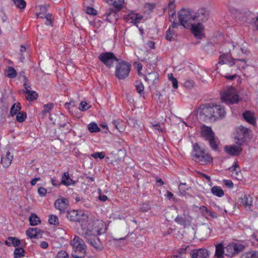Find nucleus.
Wrapping results in <instances>:
<instances>
[{"instance_id":"obj_22","label":"nucleus","mask_w":258,"mask_h":258,"mask_svg":"<svg viewBox=\"0 0 258 258\" xmlns=\"http://www.w3.org/2000/svg\"><path fill=\"white\" fill-rule=\"evenodd\" d=\"M244 119L248 123L255 125L256 124V119L253 113L249 111H245L243 114Z\"/></svg>"},{"instance_id":"obj_29","label":"nucleus","mask_w":258,"mask_h":258,"mask_svg":"<svg viewBox=\"0 0 258 258\" xmlns=\"http://www.w3.org/2000/svg\"><path fill=\"white\" fill-rule=\"evenodd\" d=\"M225 254V248L221 243H219L216 245L215 256L217 258H223V254Z\"/></svg>"},{"instance_id":"obj_50","label":"nucleus","mask_w":258,"mask_h":258,"mask_svg":"<svg viewBox=\"0 0 258 258\" xmlns=\"http://www.w3.org/2000/svg\"><path fill=\"white\" fill-rule=\"evenodd\" d=\"M229 56L228 53H224V54L221 55L219 57V60L218 63L219 64H221L226 63V61H225L224 59H225V58H226L227 56Z\"/></svg>"},{"instance_id":"obj_8","label":"nucleus","mask_w":258,"mask_h":258,"mask_svg":"<svg viewBox=\"0 0 258 258\" xmlns=\"http://www.w3.org/2000/svg\"><path fill=\"white\" fill-rule=\"evenodd\" d=\"M244 248V246L240 244L236 243L229 244L225 247V255L229 258H232L242 251Z\"/></svg>"},{"instance_id":"obj_6","label":"nucleus","mask_w":258,"mask_h":258,"mask_svg":"<svg viewBox=\"0 0 258 258\" xmlns=\"http://www.w3.org/2000/svg\"><path fill=\"white\" fill-rule=\"evenodd\" d=\"M131 69V64L125 61L119 62L116 66L115 76L119 80L128 77Z\"/></svg>"},{"instance_id":"obj_4","label":"nucleus","mask_w":258,"mask_h":258,"mask_svg":"<svg viewBox=\"0 0 258 258\" xmlns=\"http://www.w3.org/2000/svg\"><path fill=\"white\" fill-rule=\"evenodd\" d=\"M220 95L222 101L228 105L237 103L239 101L237 92L233 87L223 90L221 92Z\"/></svg>"},{"instance_id":"obj_33","label":"nucleus","mask_w":258,"mask_h":258,"mask_svg":"<svg viewBox=\"0 0 258 258\" xmlns=\"http://www.w3.org/2000/svg\"><path fill=\"white\" fill-rule=\"evenodd\" d=\"M240 258H258V251L251 250L243 253Z\"/></svg>"},{"instance_id":"obj_26","label":"nucleus","mask_w":258,"mask_h":258,"mask_svg":"<svg viewBox=\"0 0 258 258\" xmlns=\"http://www.w3.org/2000/svg\"><path fill=\"white\" fill-rule=\"evenodd\" d=\"M241 203L245 208H250L252 205V198L249 195H244L243 197H241Z\"/></svg>"},{"instance_id":"obj_51","label":"nucleus","mask_w":258,"mask_h":258,"mask_svg":"<svg viewBox=\"0 0 258 258\" xmlns=\"http://www.w3.org/2000/svg\"><path fill=\"white\" fill-rule=\"evenodd\" d=\"M69 256L68 253L64 250H60L59 251L57 254L56 257L57 258H67Z\"/></svg>"},{"instance_id":"obj_23","label":"nucleus","mask_w":258,"mask_h":258,"mask_svg":"<svg viewBox=\"0 0 258 258\" xmlns=\"http://www.w3.org/2000/svg\"><path fill=\"white\" fill-rule=\"evenodd\" d=\"M61 183L66 186H70L75 183V182L71 178L68 172H66L61 176Z\"/></svg>"},{"instance_id":"obj_19","label":"nucleus","mask_w":258,"mask_h":258,"mask_svg":"<svg viewBox=\"0 0 258 258\" xmlns=\"http://www.w3.org/2000/svg\"><path fill=\"white\" fill-rule=\"evenodd\" d=\"M213 160L212 157L208 154L205 153L201 156H199V158L196 160L201 165H206L211 163Z\"/></svg>"},{"instance_id":"obj_44","label":"nucleus","mask_w":258,"mask_h":258,"mask_svg":"<svg viewBox=\"0 0 258 258\" xmlns=\"http://www.w3.org/2000/svg\"><path fill=\"white\" fill-rule=\"evenodd\" d=\"M48 222L50 224L55 226L59 224V220L57 217L54 215H50L49 216Z\"/></svg>"},{"instance_id":"obj_57","label":"nucleus","mask_w":258,"mask_h":258,"mask_svg":"<svg viewBox=\"0 0 258 258\" xmlns=\"http://www.w3.org/2000/svg\"><path fill=\"white\" fill-rule=\"evenodd\" d=\"M240 130L241 131V132H242L244 137H246V136H248V133L250 131V130L248 128L241 126L240 127Z\"/></svg>"},{"instance_id":"obj_21","label":"nucleus","mask_w":258,"mask_h":258,"mask_svg":"<svg viewBox=\"0 0 258 258\" xmlns=\"http://www.w3.org/2000/svg\"><path fill=\"white\" fill-rule=\"evenodd\" d=\"M5 243L9 246L17 247L21 245L20 239L16 237H9L5 241Z\"/></svg>"},{"instance_id":"obj_34","label":"nucleus","mask_w":258,"mask_h":258,"mask_svg":"<svg viewBox=\"0 0 258 258\" xmlns=\"http://www.w3.org/2000/svg\"><path fill=\"white\" fill-rule=\"evenodd\" d=\"M29 222L31 225L35 226L40 223L41 221L35 214H32L29 218Z\"/></svg>"},{"instance_id":"obj_55","label":"nucleus","mask_w":258,"mask_h":258,"mask_svg":"<svg viewBox=\"0 0 258 258\" xmlns=\"http://www.w3.org/2000/svg\"><path fill=\"white\" fill-rule=\"evenodd\" d=\"M200 210L201 211L203 216L207 218L206 215L209 212V210L208 209V208L205 206H202L200 207Z\"/></svg>"},{"instance_id":"obj_48","label":"nucleus","mask_w":258,"mask_h":258,"mask_svg":"<svg viewBox=\"0 0 258 258\" xmlns=\"http://www.w3.org/2000/svg\"><path fill=\"white\" fill-rule=\"evenodd\" d=\"M189 188L190 187L188 186L186 183H181L178 186L179 190L181 192H185V191L188 190Z\"/></svg>"},{"instance_id":"obj_16","label":"nucleus","mask_w":258,"mask_h":258,"mask_svg":"<svg viewBox=\"0 0 258 258\" xmlns=\"http://www.w3.org/2000/svg\"><path fill=\"white\" fill-rule=\"evenodd\" d=\"M13 155L9 151L1 157V163L5 168L8 167L12 163Z\"/></svg>"},{"instance_id":"obj_35","label":"nucleus","mask_w":258,"mask_h":258,"mask_svg":"<svg viewBox=\"0 0 258 258\" xmlns=\"http://www.w3.org/2000/svg\"><path fill=\"white\" fill-rule=\"evenodd\" d=\"M21 109V104L20 103H16L13 105L12 106L10 114L12 116H14L18 113V112Z\"/></svg>"},{"instance_id":"obj_52","label":"nucleus","mask_w":258,"mask_h":258,"mask_svg":"<svg viewBox=\"0 0 258 258\" xmlns=\"http://www.w3.org/2000/svg\"><path fill=\"white\" fill-rule=\"evenodd\" d=\"M53 107L52 103L47 104L44 105L43 110L42 111L44 113L48 112Z\"/></svg>"},{"instance_id":"obj_25","label":"nucleus","mask_w":258,"mask_h":258,"mask_svg":"<svg viewBox=\"0 0 258 258\" xmlns=\"http://www.w3.org/2000/svg\"><path fill=\"white\" fill-rule=\"evenodd\" d=\"M143 16L139 14H132L128 16V21H130L134 24L139 23L142 19Z\"/></svg>"},{"instance_id":"obj_28","label":"nucleus","mask_w":258,"mask_h":258,"mask_svg":"<svg viewBox=\"0 0 258 258\" xmlns=\"http://www.w3.org/2000/svg\"><path fill=\"white\" fill-rule=\"evenodd\" d=\"M206 153L204 150H202L198 143H196L194 145L193 148V156L196 160L199 158V156H201Z\"/></svg>"},{"instance_id":"obj_61","label":"nucleus","mask_w":258,"mask_h":258,"mask_svg":"<svg viewBox=\"0 0 258 258\" xmlns=\"http://www.w3.org/2000/svg\"><path fill=\"white\" fill-rule=\"evenodd\" d=\"M251 23L255 26L256 29L258 30V15L255 17L252 18L251 20Z\"/></svg>"},{"instance_id":"obj_14","label":"nucleus","mask_w":258,"mask_h":258,"mask_svg":"<svg viewBox=\"0 0 258 258\" xmlns=\"http://www.w3.org/2000/svg\"><path fill=\"white\" fill-rule=\"evenodd\" d=\"M195 15L196 20L202 22L206 21L209 17V13L205 9H199Z\"/></svg>"},{"instance_id":"obj_15","label":"nucleus","mask_w":258,"mask_h":258,"mask_svg":"<svg viewBox=\"0 0 258 258\" xmlns=\"http://www.w3.org/2000/svg\"><path fill=\"white\" fill-rule=\"evenodd\" d=\"M225 151L231 156L239 155L242 151L240 147L236 146H226L224 147Z\"/></svg>"},{"instance_id":"obj_27","label":"nucleus","mask_w":258,"mask_h":258,"mask_svg":"<svg viewBox=\"0 0 258 258\" xmlns=\"http://www.w3.org/2000/svg\"><path fill=\"white\" fill-rule=\"evenodd\" d=\"M206 153L204 150H202L198 143H196L194 145L193 148V156L196 160L199 158V156H201Z\"/></svg>"},{"instance_id":"obj_42","label":"nucleus","mask_w":258,"mask_h":258,"mask_svg":"<svg viewBox=\"0 0 258 258\" xmlns=\"http://www.w3.org/2000/svg\"><path fill=\"white\" fill-rule=\"evenodd\" d=\"M37 230L35 229V228H29L26 231V234L29 236L30 238H37V234L36 233V231Z\"/></svg>"},{"instance_id":"obj_32","label":"nucleus","mask_w":258,"mask_h":258,"mask_svg":"<svg viewBox=\"0 0 258 258\" xmlns=\"http://www.w3.org/2000/svg\"><path fill=\"white\" fill-rule=\"evenodd\" d=\"M211 192L218 197H222L224 196V193L221 187L218 186H214L211 188Z\"/></svg>"},{"instance_id":"obj_38","label":"nucleus","mask_w":258,"mask_h":258,"mask_svg":"<svg viewBox=\"0 0 258 258\" xmlns=\"http://www.w3.org/2000/svg\"><path fill=\"white\" fill-rule=\"evenodd\" d=\"M14 5L20 9H24L26 6V3L24 0H12Z\"/></svg>"},{"instance_id":"obj_30","label":"nucleus","mask_w":258,"mask_h":258,"mask_svg":"<svg viewBox=\"0 0 258 258\" xmlns=\"http://www.w3.org/2000/svg\"><path fill=\"white\" fill-rule=\"evenodd\" d=\"M137 92L141 96H144V86L141 81H136L134 83Z\"/></svg>"},{"instance_id":"obj_11","label":"nucleus","mask_w":258,"mask_h":258,"mask_svg":"<svg viewBox=\"0 0 258 258\" xmlns=\"http://www.w3.org/2000/svg\"><path fill=\"white\" fill-rule=\"evenodd\" d=\"M190 254L192 258H208L209 251L206 249H197L192 250Z\"/></svg>"},{"instance_id":"obj_31","label":"nucleus","mask_w":258,"mask_h":258,"mask_svg":"<svg viewBox=\"0 0 258 258\" xmlns=\"http://www.w3.org/2000/svg\"><path fill=\"white\" fill-rule=\"evenodd\" d=\"M211 148L214 151H217L219 146V140L215 136L208 140Z\"/></svg>"},{"instance_id":"obj_45","label":"nucleus","mask_w":258,"mask_h":258,"mask_svg":"<svg viewBox=\"0 0 258 258\" xmlns=\"http://www.w3.org/2000/svg\"><path fill=\"white\" fill-rule=\"evenodd\" d=\"M174 36H175V35L174 33V31L171 29V27H170L166 32L165 38L167 40L171 41L174 39Z\"/></svg>"},{"instance_id":"obj_20","label":"nucleus","mask_w":258,"mask_h":258,"mask_svg":"<svg viewBox=\"0 0 258 258\" xmlns=\"http://www.w3.org/2000/svg\"><path fill=\"white\" fill-rule=\"evenodd\" d=\"M106 2L108 5L113 6L118 11L122 9L124 0H107Z\"/></svg>"},{"instance_id":"obj_54","label":"nucleus","mask_w":258,"mask_h":258,"mask_svg":"<svg viewBox=\"0 0 258 258\" xmlns=\"http://www.w3.org/2000/svg\"><path fill=\"white\" fill-rule=\"evenodd\" d=\"M46 192L47 190L44 187H40L38 188V193L41 197L45 196Z\"/></svg>"},{"instance_id":"obj_43","label":"nucleus","mask_w":258,"mask_h":258,"mask_svg":"<svg viewBox=\"0 0 258 258\" xmlns=\"http://www.w3.org/2000/svg\"><path fill=\"white\" fill-rule=\"evenodd\" d=\"M120 123H122V122L119 119L114 120L112 122V125L113 128L121 132L123 131V127H121Z\"/></svg>"},{"instance_id":"obj_58","label":"nucleus","mask_w":258,"mask_h":258,"mask_svg":"<svg viewBox=\"0 0 258 258\" xmlns=\"http://www.w3.org/2000/svg\"><path fill=\"white\" fill-rule=\"evenodd\" d=\"M176 18V15L174 11H170L169 13V20L170 22L174 21Z\"/></svg>"},{"instance_id":"obj_3","label":"nucleus","mask_w":258,"mask_h":258,"mask_svg":"<svg viewBox=\"0 0 258 258\" xmlns=\"http://www.w3.org/2000/svg\"><path fill=\"white\" fill-rule=\"evenodd\" d=\"M74 252L73 256L75 258H83L86 253V245L84 240L78 236H75L71 241Z\"/></svg>"},{"instance_id":"obj_63","label":"nucleus","mask_w":258,"mask_h":258,"mask_svg":"<svg viewBox=\"0 0 258 258\" xmlns=\"http://www.w3.org/2000/svg\"><path fill=\"white\" fill-rule=\"evenodd\" d=\"M39 18H45L47 20H53L52 15L50 13H48V14H45V15H43V16H40Z\"/></svg>"},{"instance_id":"obj_7","label":"nucleus","mask_w":258,"mask_h":258,"mask_svg":"<svg viewBox=\"0 0 258 258\" xmlns=\"http://www.w3.org/2000/svg\"><path fill=\"white\" fill-rule=\"evenodd\" d=\"M98 58L108 68L113 66L114 62L118 61V59L111 52H102L99 54Z\"/></svg>"},{"instance_id":"obj_12","label":"nucleus","mask_w":258,"mask_h":258,"mask_svg":"<svg viewBox=\"0 0 258 258\" xmlns=\"http://www.w3.org/2000/svg\"><path fill=\"white\" fill-rule=\"evenodd\" d=\"M104 17H105V20L109 22L114 23L118 19V15L115 10L110 9L104 15Z\"/></svg>"},{"instance_id":"obj_62","label":"nucleus","mask_w":258,"mask_h":258,"mask_svg":"<svg viewBox=\"0 0 258 258\" xmlns=\"http://www.w3.org/2000/svg\"><path fill=\"white\" fill-rule=\"evenodd\" d=\"M24 80L25 82L23 84V86L25 88V91H27V90H29V88H31V87H30V86H29L27 85V83L28 81V79L25 76L24 77Z\"/></svg>"},{"instance_id":"obj_24","label":"nucleus","mask_w":258,"mask_h":258,"mask_svg":"<svg viewBox=\"0 0 258 258\" xmlns=\"http://www.w3.org/2000/svg\"><path fill=\"white\" fill-rule=\"evenodd\" d=\"M24 93L26 95V98L29 101H34L38 97V93L35 91L27 90V91H24Z\"/></svg>"},{"instance_id":"obj_64","label":"nucleus","mask_w":258,"mask_h":258,"mask_svg":"<svg viewBox=\"0 0 258 258\" xmlns=\"http://www.w3.org/2000/svg\"><path fill=\"white\" fill-rule=\"evenodd\" d=\"M172 84V87L174 89H177L178 88V82L176 79H173L171 81Z\"/></svg>"},{"instance_id":"obj_41","label":"nucleus","mask_w":258,"mask_h":258,"mask_svg":"<svg viewBox=\"0 0 258 258\" xmlns=\"http://www.w3.org/2000/svg\"><path fill=\"white\" fill-rule=\"evenodd\" d=\"M17 73L15 69L12 67H9L7 70V76L10 78L13 79L17 76Z\"/></svg>"},{"instance_id":"obj_47","label":"nucleus","mask_w":258,"mask_h":258,"mask_svg":"<svg viewBox=\"0 0 258 258\" xmlns=\"http://www.w3.org/2000/svg\"><path fill=\"white\" fill-rule=\"evenodd\" d=\"M90 107V106H89V104L87 102L82 101L80 104L79 109L80 110L84 111L88 109Z\"/></svg>"},{"instance_id":"obj_10","label":"nucleus","mask_w":258,"mask_h":258,"mask_svg":"<svg viewBox=\"0 0 258 258\" xmlns=\"http://www.w3.org/2000/svg\"><path fill=\"white\" fill-rule=\"evenodd\" d=\"M189 29H191V32L197 39L202 38L204 28L201 23H198L196 25L192 23Z\"/></svg>"},{"instance_id":"obj_13","label":"nucleus","mask_w":258,"mask_h":258,"mask_svg":"<svg viewBox=\"0 0 258 258\" xmlns=\"http://www.w3.org/2000/svg\"><path fill=\"white\" fill-rule=\"evenodd\" d=\"M201 135L205 140H208L215 136V133L212 131V128L209 126L204 125L201 128Z\"/></svg>"},{"instance_id":"obj_46","label":"nucleus","mask_w":258,"mask_h":258,"mask_svg":"<svg viewBox=\"0 0 258 258\" xmlns=\"http://www.w3.org/2000/svg\"><path fill=\"white\" fill-rule=\"evenodd\" d=\"M85 11L87 14L89 15L94 16L97 14V11L91 7H86Z\"/></svg>"},{"instance_id":"obj_36","label":"nucleus","mask_w":258,"mask_h":258,"mask_svg":"<svg viewBox=\"0 0 258 258\" xmlns=\"http://www.w3.org/2000/svg\"><path fill=\"white\" fill-rule=\"evenodd\" d=\"M25 251L22 247L16 248L14 252V258H21L24 256Z\"/></svg>"},{"instance_id":"obj_18","label":"nucleus","mask_w":258,"mask_h":258,"mask_svg":"<svg viewBox=\"0 0 258 258\" xmlns=\"http://www.w3.org/2000/svg\"><path fill=\"white\" fill-rule=\"evenodd\" d=\"M224 60H225V61H226V63H230V66L231 67L234 66L235 64V61H240L243 62L244 63V64L241 67L242 69H245L247 66V64H246V59H243V58L242 59H240V58L234 59L233 57H232L231 54H229L228 56H227L226 58H225Z\"/></svg>"},{"instance_id":"obj_2","label":"nucleus","mask_w":258,"mask_h":258,"mask_svg":"<svg viewBox=\"0 0 258 258\" xmlns=\"http://www.w3.org/2000/svg\"><path fill=\"white\" fill-rule=\"evenodd\" d=\"M199 114L204 120L215 121L224 118L226 111L224 107L214 103H206L199 108Z\"/></svg>"},{"instance_id":"obj_39","label":"nucleus","mask_w":258,"mask_h":258,"mask_svg":"<svg viewBox=\"0 0 258 258\" xmlns=\"http://www.w3.org/2000/svg\"><path fill=\"white\" fill-rule=\"evenodd\" d=\"M27 117V114L24 111L19 112L17 114L16 120L19 122H24Z\"/></svg>"},{"instance_id":"obj_49","label":"nucleus","mask_w":258,"mask_h":258,"mask_svg":"<svg viewBox=\"0 0 258 258\" xmlns=\"http://www.w3.org/2000/svg\"><path fill=\"white\" fill-rule=\"evenodd\" d=\"M91 156L95 159L99 158L102 159L105 157V153L103 152H95L91 155Z\"/></svg>"},{"instance_id":"obj_9","label":"nucleus","mask_w":258,"mask_h":258,"mask_svg":"<svg viewBox=\"0 0 258 258\" xmlns=\"http://www.w3.org/2000/svg\"><path fill=\"white\" fill-rule=\"evenodd\" d=\"M56 209L59 211L60 213H64L68 211L70 204L69 200L64 197H60L57 199L54 204Z\"/></svg>"},{"instance_id":"obj_53","label":"nucleus","mask_w":258,"mask_h":258,"mask_svg":"<svg viewBox=\"0 0 258 258\" xmlns=\"http://www.w3.org/2000/svg\"><path fill=\"white\" fill-rule=\"evenodd\" d=\"M150 209V206L148 203H144L141 207L140 210L142 212H147Z\"/></svg>"},{"instance_id":"obj_17","label":"nucleus","mask_w":258,"mask_h":258,"mask_svg":"<svg viewBox=\"0 0 258 258\" xmlns=\"http://www.w3.org/2000/svg\"><path fill=\"white\" fill-rule=\"evenodd\" d=\"M67 218L72 222L80 221L81 215L77 210L67 211Z\"/></svg>"},{"instance_id":"obj_59","label":"nucleus","mask_w":258,"mask_h":258,"mask_svg":"<svg viewBox=\"0 0 258 258\" xmlns=\"http://www.w3.org/2000/svg\"><path fill=\"white\" fill-rule=\"evenodd\" d=\"M224 182L225 185L227 187H229L230 188H233V183L231 180H228V179L224 180Z\"/></svg>"},{"instance_id":"obj_40","label":"nucleus","mask_w":258,"mask_h":258,"mask_svg":"<svg viewBox=\"0 0 258 258\" xmlns=\"http://www.w3.org/2000/svg\"><path fill=\"white\" fill-rule=\"evenodd\" d=\"M88 128L90 133H97L100 131V128L96 123H90L88 125Z\"/></svg>"},{"instance_id":"obj_5","label":"nucleus","mask_w":258,"mask_h":258,"mask_svg":"<svg viewBox=\"0 0 258 258\" xmlns=\"http://www.w3.org/2000/svg\"><path fill=\"white\" fill-rule=\"evenodd\" d=\"M178 17L180 25L186 29L189 28L193 22L196 20V15L194 13L185 9L179 11Z\"/></svg>"},{"instance_id":"obj_1","label":"nucleus","mask_w":258,"mask_h":258,"mask_svg":"<svg viewBox=\"0 0 258 258\" xmlns=\"http://www.w3.org/2000/svg\"><path fill=\"white\" fill-rule=\"evenodd\" d=\"M82 236L86 241L96 249L101 250L103 246L98 236L106 233V228L102 221L88 219L82 221Z\"/></svg>"},{"instance_id":"obj_60","label":"nucleus","mask_w":258,"mask_h":258,"mask_svg":"<svg viewBox=\"0 0 258 258\" xmlns=\"http://www.w3.org/2000/svg\"><path fill=\"white\" fill-rule=\"evenodd\" d=\"M40 10L41 11L40 13L37 14V17L39 18L40 16H41V15L47 11V7L46 6H40Z\"/></svg>"},{"instance_id":"obj_37","label":"nucleus","mask_w":258,"mask_h":258,"mask_svg":"<svg viewBox=\"0 0 258 258\" xmlns=\"http://www.w3.org/2000/svg\"><path fill=\"white\" fill-rule=\"evenodd\" d=\"M158 74L155 72H152L149 73L148 75L145 77V80L148 82H153L157 78Z\"/></svg>"},{"instance_id":"obj_56","label":"nucleus","mask_w":258,"mask_h":258,"mask_svg":"<svg viewBox=\"0 0 258 258\" xmlns=\"http://www.w3.org/2000/svg\"><path fill=\"white\" fill-rule=\"evenodd\" d=\"M175 221L180 225H184L185 223V220L184 218L180 216H177L175 219Z\"/></svg>"}]
</instances>
